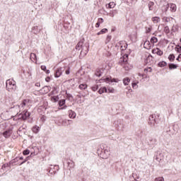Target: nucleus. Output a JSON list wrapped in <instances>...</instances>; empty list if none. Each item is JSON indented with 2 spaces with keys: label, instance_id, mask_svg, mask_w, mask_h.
<instances>
[{
  "label": "nucleus",
  "instance_id": "nucleus-1",
  "mask_svg": "<svg viewBox=\"0 0 181 181\" xmlns=\"http://www.w3.org/2000/svg\"><path fill=\"white\" fill-rule=\"evenodd\" d=\"M90 47V44L88 42L84 43V38L81 40L76 46V50H81L80 52L79 57L82 58L87 55L88 53V48Z\"/></svg>",
  "mask_w": 181,
  "mask_h": 181
},
{
  "label": "nucleus",
  "instance_id": "nucleus-2",
  "mask_svg": "<svg viewBox=\"0 0 181 181\" xmlns=\"http://www.w3.org/2000/svg\"><path fill=\"white\" fill-rule=\"evenodd\" d=\"M98 151L100 152V156L103 159H107L110 156V147L106 145L101 144L100 148H98Z\"/></svg>",
  "mask_w": 181,
  "mask_h": 181
},
{
  "label": "nucleus",
  "instance_id": "nucleus-3",
  "mask_svg": "<svg viewBox=\"0 0 181 181\" xmlns=\"http://www.w3.org/2000/svg\"><path fill=\"white\" fill-rule=\"evenodd\" d=\"M6 88L9 93H14L16 91V82L13 79H8L6 81Z\"/></svg>",
  "mask_w": 181,
  "mask_h": 181
},
{
  "label": "nucleus",
  "instance_id": "nucleus-4",
  "mask_svg": "<svg viewBox=\"0 0 181 181\" xmlns=\"http://www.w3.org/2000/svg\"><path fill=\"white\" fill-rule=\"evenodd\" d=\"M157 124L158 121L156 120V115H151L148 117V125L155 127Z\"/></svg>",
  "mask_w": 181,
  "mask_h": 181
},
{
  "label": "nucleus",
  "instance_id": "nucleus-5",
  "mask_svg": "<svg viewBox=\"0 0 181 181\" xmlns=\"http://www.w3.org/2000/svg\"><path fill=\"white\" fill-rule=\"evenodd\" d=\"M20 119H23V121H26L29 117H30V112H28V110H24L21 113L18 115Z\"/></svg>",
  "mask_w": 181,
  "mask_h": 181
},
{
  "label": "nucleus",
  "instance_id": "nucleus-6",
  "mask_svg": "<svg viewBox=\"0 0 181 181\" xmlns=\"http://www.w3.org/2000/svg\"><path fill=\"white\" fill-rule=\"evenodd\" d=\"M65 69L64 67H59L58 68L54 73V77H56V78H59V77H60V76H62V74H63V71H64Z\"/></svg>",
  "mask_w": 181,
  "mask_h": 181
},
{
  "label": "nucleus",
  "instance_id": "nucleus-7",
  "mask_svg": "<svg viewBox=\"0 0 181 181\" xmlns=\"http://www.w3.org/2000/svg\"><path fill=\"white\" fill-rule=\"evenodd\" d=\"M155 159L157 162H160L163 159V154L160 151H158L155 154Z\"/></svg>",
  "mask_w": 181,
  "mask_h": 181
},
{
  "label": "nucleus",
  "instance_id": "nucleus-8",
  "mask_svg": "<svg viewBox=\"0 0 181 181\" xmlns=\"http://www.w3.org/2000/svg\"><path fill=\"white\" fill-rule=\"evenodd\" d=\"M3 136H4V138H10L11 135H12V129H8L6 131H4L2 133Z\"/></svg>",
  "mask_w": 181,
  "mask_h": 181
},
{
  "label": "nucleus",
  "instance_id": "nucleus-9",
  "mask_svg": "<svg viewBox=\"0 0 181 181\" xmlns=\"http://www.w3.org/2000/svg\"><path fill=\"white\" fill-rule=\"evenodd\" d=\"M104 81L106 83H108V82H110V83H118V81H119L117 78H110V77L105 78L104 79Z\"/></svg>",
  "mask_w": 181,
  "mask_h": 181
},
{
  "label": "nucleus",
  "instance_id": "nucleus-10",
  "mask_svg": "<svg viewBox=\"0 0 181 181\" xmlns=\"http://www.w3.org/2000/svg\"><path fill=\"white\" fill-rule=\"evenodd\" d=\"M169 6L170 8L171 12H176V9H177L176 4H175L173 3L167 4V7L169 8Z\"/></svg>",
  "mask_w": 181,
  "mask_h": 181
},
{
  "label": "nucleus",
  "instance_id": "nucleus-11",
  "mask_svg": "<svg viewBox=\"0 0 181 181\" xmlns=\"http://www.w3.org/2000/svg\"><path fill=\"white\" fill-rule=\"evenodd\" d=\"M153 59V57H152V55H149L146 59L145 60V62L147 64H151L152 63H153V61L152 60Z\"/></svg>",
  "mask_w": 181,
  "mask_h": 181
},
{
  "label": "nucleus",
  "instance_id": "nucleus-12",
  "mask_svg": "<svg viewBox=\"0 0 181 181\" xmlns=\"http://www.w3.org/2000/svg\"><path fill=\"white\" fill-rule=\"evenodd\" d=\"M68 114H69V118H72V119H74L76 118V116L77 115L74 111L73 110H69L68 111Z\"/></svg>",
  "mask_w": 181,
  "mask_h": 181
},
{
  "label": "nucleus",
  "instance_id": "nucleus-13",
  "mask_svg": "<svg viewBox=\"0 0 181 181\" xmlns=\"http://www.w3.org/2000/svg\"><path fill=\"white\" fill-rule=\"evenodd\" d=\"M144 49H147L148 50H149V49H151V42H149L148 40H146L144 44Z\"/></svg>",
  "mask_w": 181,
  "mask_h": 181
},
{
  "label": "nucleus",
  "instance_id": "nucleus-14",
  "mask_svg": "<svg viewBox=\"0 0 181 181\" xmlns=\"http://www.w3.org/2000/svg\"><path fill=\"white\" fill-rule=\"evenodd\" d=\"M95 74V76H97V77H101V76L103 74V69H97Z\"/></svg>",
  "mask_w": 181,
  "mask_h": 181
},
{
  "label": "nucleus",
  "instance_id": "nucleus-15",
  "mask_svg": "<svg viewBox=\"0 0 181 181\" xmlns=\"http://www.w3.org/2000/svg\"><path fill=\"white\" fill-rule=\"evenodd\" d=\"M154 6H155V3L153 1H149L148 4V11H153Z\"/></svg>",
  "mask_w": 181,
  "mask_h": 181
},
{
  "label": "nucleus",
  "instance_id": "nucleus-16",
  "mask_svg": "<svg viewBox=\"0 0 181 181\" xmlns=\"http://www.w3.org/2000/svg\"><path fill=\"white\" fill-rule=\"evenodd\" d=\"M98 93H99L100 94H103V93H107V89L106 87H101Z\"/></svg>",
  "mask_w": 181,
  "mask_h": 181
},
{
  "label": "nucleus",
  "instance_id": "nucleus-17",
  "mask_svg": "<svg viewBox=\"0 0 181 181\" xmlns=\"http://www.w3.org/2000/svg\"><path fill=\"white\" fill-rule=\"evenodd\" d=\"M117 13L118 11H117V10L110 11L109 13V16H111V18H114V16H115Z\"/></svg>",
  "mask_w": 181,
  "mask_h": 181
},
{
  "label": "nucleus",
  "instance_id": "nucleus-18",
  "mask_svg": "<svg viewBox=\"0 0 181 181\" xmlns=\"http://www.w3.org/2000/svg\"><path fill=\"white\" fill-rule=\"evenodd\" d=\"M40 130V128L37 126H34L32 129L33 132H34V134H37V132H39V131Z\"/></svg>",
  "mask_w": 181,
  "mask_h": 181
},
{
  "label": "nucleus",
  "instance_id": "nucleus-19",
  "mask_svg": "<svg viewBox=\"0 0 181 181\" xmlns=\"http://www.w3.org/2000/svg\"><path fill=\"white\" fill-rule=\"evenodd\" d=\"M152 21L153 22V23H158L159 22H160V18L156 16V17H153L152 18Z\"/></svg>",
  "mask_w": 181,
  "mask_h": 181
},
{
  "label": "nucleus",
  "instance_id": "nucleus-20",
  "mask_svg": "<svg viewBox=\"0 0 181 181\" xmlns=\"http://www.w3.org/2000/svg\"><path fill=\"white\" fill-rule=\"evenodd\" d=\"M168 67L170 70H175V69H177V65L175 64H169Z\"/></svg>",
  "mask_w": 181,
  "mask_h": 181
},
{
  "label": "nucleus",
  "instance_id": "nucleus-21",
  "mask_svg": "<svg viewBox=\"0 0 181 181\" xmlns=\"http://www.w3.org/2000/svg\"><path fill=\"white\" fill-rule=\"evenodd\" d=\"M163 22L169 23V22H170V21H173V18H172V17H163Z\"/></svg>",
  "mask_w": 181,
  "mask_h": 181
},
{
  "label": "nucleus",
  "instance_id": "nucleus-22",
  "mask_svg": "<svg viewBox=\"0 0 181 181\" xmlns=\"http://www.w3.org/2000/svg\"><path fill=\"white\" fill-rule=\"evenodd\" d=\"M58 104H59V107H63V105H65V104H66V99H62V100H59Z\"/></svg>",
  "mask_w": 181,
  "mask_h": 181
},
{
  "label": "nucleus",
  "instance_id": "nucleus-23",
  "mask_svg": "<svg viewBox=\"0 0 181 181\" xmlns=\"http://www.w3.org/2000/svg\"><path fill=\"white\" fill-rule=\"evenodd\" d=\"M107 32H108V29L103 28L100 32L98 33V35H104V33H107Z\"/></svg>",
  "mask_w": 181,
  "mask_h": 181
},
{
  "label": "nucleus",
  "instance_id": "nucleus-24",
  "mask_svg": "<svg viewBox=\"0 0 181 181\" xmlns=\"http://www.w3.org/2000/svg\"><path fill=\"white\" fill-rule=\"evenodd\" d=\"M129 81H131V79L129 78H124L123 79V84L124 86H128V83H129Z\"/></svg>",
  "mask_w": 181,
  "mask_h": 181
},
{
  "label": "nucleus",
  "instance_id": "nucleus-25",
  "mask_svg": "<svg viewBox=\"0 0 181 181\" xmlns=\"http://www.w3.org/2000/svg\"><path fill=\"white\" fill-rule=\"evenodd\" d=\"M120 62H122L123 63H127L128 62V55L123 56V57L120 59Z\"/></svg>",
  "mask_w": 181,
  "mask_h": 181
},
{
  "label": "nucleus",
  "instance_id": "nucleus-26",
  "mask_svg": "<svg viewBox=\"0 0 181 181\" xmlns=\"http://www.w3.org/2000/svg\"><path fill=\"white\" fill-rule=\"evenodd\" d=\"M28 103H29V100H26V99L23 100L22 103L21 104V107L23 108L24 107H25L26 104H28Z\"/></svg>",
  "mask_w": 181,
  "mask_h": 181
},
{
  "label": "nucleus",
  "instance_id": "nucleus-27",
  "mask_svg": "<svg viewBox=\"0 0 181 181\" xmlns=\"http://www.w3.org/2000/svg\"><path fill=\"white\" fill-rule=\"evenodd\" d=\"M167 65H168V63H166V62H165V61L160 62L158 63V66L159 67H165V66H167Z\"/></svg>",
  "mask_w": 181,
  "mask_h": 181
},
{
  "label": "nucleus",
  "instance_id": "nucleus-28",
  "mask_svg": "<svg viewBox=\"0 0 181 181\" xmlns=\"http://www.w3.org/2000/svg\"><path fill=\"white\" fill-rule=\"evenodd\" d=\"M150 41H151V43H153V45L154 43H158V38L156 37H152Z\"/></svg>",
  "mask_w": 181,
  "mask_h": 181
},
{
  "label": "nucleus",
  "instance_id": "nucleus-29",
  "mask_svg": "<svg viewBox=\"0 0 181 181\" xmlns=\"http://www.w3.org/2000/svg\"><path fill=\"white\" fill-rule=\"evenodd\" d=\"M78 87H79L80 90H86V88H87V84L81 83L79 85Z\"/></svg>",
  "mask_w": 181,
  "mask_h": 181
},
{
  "label": "nucleus",
  "instance_id": "nucleus-30",
  "mask_svg": "<svg viewBox=\"0 0 181 181\" xmlns=\"http://www.w3.org/2000/svg\"><path fill=\"white\" fill-rule=\"evenodd\" d=\"M156 144V139H150L148 145H155Z\"/></svg>",
  "mask_w": 181,
  "mask_h": 181
},
{
  "label": "nucleus",
  "instance_id": "nucleus-31",
  "mask_svg": "<svg viewBox=\"0 0 181 181\" xmlns=\"http://www.w3.org/2000/svg\"><path fill=\"white\" fill-rule=\"evenodd\" d=\"M168 59L170 60V62H175V54H170L168 57Z\"/></svg>",
  "mask_w": 181,
  "mask_h": 181
},
{
  "label": "nucleus",
  "instance_id": "nucleus-32",
  "mask_svg": "<svg viewBox=\"0 0 181 181\" xmlns=\"http://www.w3.org/2000/svg\"><path fill=\"white\" fill-rule=\"evenodd\" d=\"M108 8L110 9H112V8H115V3L114 2H110L108 4Z\"/></svg>",
  "mask_w": 181,
  "mask_h": 181
},
{
  "label": "nucleus",
  "instance_id": "nucleus-33",
  "mask_svg": "<svg viewBox=\"0 0 181 181\" xmlns=\"http://www.w3.org/2000/svg\"><path fill=\"white\" fill-rule=\"evenodd\" d=\"M30 59L31 60H36V54L35 53H31L30 56Z\"/></svg>",
  "mask_w": 181,
  "mask_h": 181
},
{
  "label": "nucleus",
  "instance_id": "nucleus-34",
  "mask_svg": "<svg viewBox=\"0 0 181 181\" xmlns=\"http://www.w3.org/2000/svg\"><path fill=\"white\" fill-rule=\"evenodd\" d=\"M52 100H53V101H54V103H57V101H59V95L52 96Z\"/></svg>",
  "mask_w": 181,
  "mask_h": 181
},
{
  "label": "nucleus",
  "instance_id": "nucleus-35",
  "mask_svg": "<svg viewBox=\"0 0 181 181\" xmlns=\"http://www.w3.org/2000/svg\"><path fill=\"white\" fill-rule=\"evenodd\" d=\"M66 98L67 100H73V95H71V94L70 93H67V92H66Z\"/></svg>",
  "mask_w": 181,
  "mask_h": 181
},
{
  "label": "nucleus",
  "instance_id": "nucleus-36",
  "mask_svg": "<svg viewBox=\"0 0 181 181\" xmlns=\"http://www.w3.org/2000/svg\"><path fill=\"white\" fill-rule=\"evenodd\" d=\"M157 54L158 55V56H162V54H163V52H162L161 50H160V49H159V48H157Z\"/></svg>",
  "mask_w": 181,
  "mask_h": 181
},
{
  "label": "nucleus",
  "instance_id": "nucleus-37",
  "mask_svg": "<svg viewBox=\"0 0 181 181\" xmlns=\"http://www.w3.org/2000/svg\"><path fill=\"white\" fill-rule=\"evenodd\" d=\"M52 168L53 170H56V172L59 171V170L60 169V168L57 165H54Z\"/></svg>",
  "mask_w": 181,
  "mask_h": 181
},
{
  "label": "nucleus",
  "instance_id": "nucleus-38",
  "mask_svg": "<svg viewBox=\"0 0 181 181\" xmlns=\"http://www.w3.org/2000/svg\"><path fill=\"white\" fill-rule=\"evenodd\" d=\"M49 173H50V175H56V170H53V168H51L49 170Z\"/></svg>",
  "mask_w": 181,
  "mask_h": 181
},
{
  "label": "nucleus",
  "instance_id": "nucleus-39",
  "mask_svg": "<svg viewBox=\"0 0 181 181\" xmlns=\"http://www.w3.org/2000/svg\"><path fill=\"white\" fill-rule=\"evenodd\" d=\"M69 122H71V120H67V119L62 120V124L64 125H67V124H69Z\"/></svg>",
  "mask_w": 181,
  "mask_h": 181
},
{
  "label": "nucleus",
  "instance_id": "nucleus-40",
  "mask_svg": "<svg viewBox=\"0 0 181 181\" xmlns=\"http://www.w3.org/2000/svg\"><path fill=\"white\" fill-rule=\"evenodd\" d=\"M107 93H115V89L113 88H108L107 89Z\"/></svg>",
  "mask_w": 181,
  "mask_h": 181
},
{
  "label": "nucleus",
  "instance_id": "nucleus-41",
  "mask_svg": "<svg viewBox=\"0 0 181 181\" xmlns=\"http://www.w3.org/2000/svg\"><path fill=\"white\" fill-rule=\"evenodd\" d=\"M29 153H30V151H29L28 149L24 150L23 152V155H29Z\"/></svg>",
  "mask_w": 181,
  "mask_h": 181
},
{
  "label": "nucleus",
  "instance_id": "nucleus-42",
  "mask_svg": "<svg viewBox=\"0 0 181 181\" xmlns=\"http://www.w3.org/2000/svg\"><path fill=\"white\" fill-rule=\"evenodd\" d=\"M112 37L111 35H107L106 38V43H110L111 42Z\"/></svg>",
  "mask_w": 181,
  "mask_h": 181
},
{
  "label": "nucleus",
  "instance_id": "nucleus-43",
  "mask_svg": "<svg viewBox=\"0 0 181 181\" xmlns=\"http://www.w3.org/2000/svg\"><path fill=\"white\" fill-rule=\"evenodd\" d=\"M91 88L93 91H97V90H98V85H95V86H92Z\"/></svg>",
  "mask_w": 181,
  "mask_h": 181
},
{
  "label": "nucleus",
  "instance_id": "nucleus-44",
  "mask_svg": "<svg viewBox=\"0 0 181 181\" xmlns=\"http://www.w3.org/2000/svg\"><path fill=\"white\" fill-rule=\"evenodd\" d=\"M165 179L163 177H159L155 179V181H164Z\"/></svg>",
  "mask_w": 181,
  "mask_h": 181
},
{
  "label": "nucleus",
  "instance_id": "nucleus-45",
  "mask_svg": "<svg viewBox=\"0 0 181 181\" xmlns=\"http://www.w3.org/2000/svg\"><path fill=\"white\" fill-rule=\"evenodd\" d=\"M151 30H152V28L149 27V28H146V33H150Z\"/></svg>",
  "mask_w": 181,
  "mask_h": 181
},
{
  "label": "nucleus",
  "instance_id": "nucleus-46",
  "mask_svg": "<svg viewBox=\"0 0 181 181\" xmlns=\"http://www.w3.org/2000/svg\"><path fill=\"white\" fill-rule=\"evenodd\" d=\"M164 32L166 33H169L170 30H169V27L168 26H165L164 28Z\"/></svg>",
  "mask_w": 181,
  "mask_h": 181
},
{
  "label": "nucleus",
  "instance_id": "nucleus-47",
  "mask_svg": "<svg viewBox=\"0 0 181 181\" xmlns=\"http://www.w3.org/2000/svg\"><path fill=\"white\" fill-rule=\"evenodd\" d=\"M144 71H146V72L149 71L150 73H151V72H152V68H151V67L146 68V69H144Z\"/></svg>",
  "mask_w": 181,
  "mask_h": 181
},
{
  "label": "nucleus",
  "instance_id": "nucleus-48",
  "mask_svg": "<svg viewBox=\"0 0 181 181\" xmlns=\"http://www.w3.org/2000/svg\"><path fill=\"white\" fill-rule=\"evenodd\" d=\"M118 122H119L117 121V122H115V123H114L115 127H116V128H119V127H121V124H118Z\"/></svg>",
  "mask_w": 181,
  "mask_h": 181
},
{
  "label": "nucleus",
  "instance_id": "nucleus-49",
  "mask_svg": "<svg viewBox=\"0 0 181 181\" xmlns=\"http://www.w3.org/2000/svg\"><path fill=\"white\" fill-rule=\"evenodd\" d=\"M15 107H16V112L18 114V112L19 111V110L21 108V105H16Z\"/></svg>",
  "mask_w": 181,
  "mask_h": 181
},
{
  "label": "nucleus",
  "instance_id": "nucleus-50",
  "mask_svg": "<svg viewBox=\"0 0 181 181\" xmlns=\"http://www.w3.org/2000/svg\"><path fill=\"white\" fill-rule=\"evenodd\" d=\"M40 69H41V70H42L43 71H46V70H47L46 66H45V65H42V66H40Z\"/></svg>",
  "mask_w": 181,
  "mask_h": 181
},
{
  "label": "nucleus",
  "instance_id": "nucleus-51",
  "mask_svg": "<svg viewBox=\"0 0 181 181\" xmlns=\"http://www.w3.org/2000/svg\"><path fill=\"white\" fill-rule=\"evenodd\" d=\"M18 160H23V157L16 158V162H18Z\"/></svg>",
  "mask_w": 181,
  "mask_h": 181
},
{
  "label": "nucleus",
  "instance_id": "nucleus-52",
  "mask_svg": "<svg viewBox=\"0 0 181 181\" xmlns=\"http://www.w3.org/2000/svg\"><path fill=\"white\" fill-rule=\"evenodd\" d=\"M98 22L103 23V22H104V19L103 18H98Z\"/></svg>",
  "mask_w": 181,
  "mask_h": 181
},
{
  "label": "nucleus",
  "instance_id": "nucleus-53",
  "mask_svg": "<svg viewBox=\"0 0 181 181\" xmlns=\"http://www.w3.org/2000/svg\"><path fill=\"white\" fill-rule=\"evenodd\" d=\"M23 129H25V128L23 127H19L18 132H22V131H23Z\"/></svg>",
  "mask_w": 181,
  "mask_h": 181
},
{
  "label": "nucleus",
  "instance_id": "nucleus-54",
  "mask_svg": "<svg viewBox=\"0 0 181 181\" xmlns=\"http://www.w3.org/2000/svg\"><path fill=\"white\" fill-rule=\"evenodd\" d=\"M66 74H70V68L65 71Z\"/></svg>",
  "mask_w": 181,
  "mask_h": 181
},
{
  "label": "nucleus",
  "instance_id": "nucleus-55",
  "mask_svg": "<svg viewBox=\"0 0 181 181\" xmlns=\"http://www.w3.org/2000/svg\"><path fill=\"white\" fill-rule=\"evenodd\" d=\"M128 47V44H126L124 46V48L122 49V50H126Z\"/></svg>",
  "mask_w": 181,
  "mask_h": 181
},
{
  "label": "nucleus",
  "instance_id": "nucleus-56",
  "mask_svg": "<svg viewBox=\"0 0 181 181\" xmlns=\"http://www.w3.org/2000/svg\"><path fill=\"white\" fill-rule=\"evenodd\" d=\"M100 23L98 21L95 24V28H100Z\"/></svg>",
  "mask_w": 181,
  "mask_h": 181
},
{
  "label": "nucleus",
  "instance_id": "nucleus-57",
  "mask_svg": "<svg viewBox=\"0 0 181 181\" xmlns=\"http://www.w3.org/2000/svg\"><path fill=\"white\" fill-rule=\"evenodd\" d=\"M132 87H133V88H136V83H132Z\"/></svg>",
  "mask_w": 181,
  "mask_h": 181
},
{
  "label": "nucleus",
  "instance_id": "nucleus-58",
  "mask_svg": "<svg viewBox=\"0 0 181 181\" xmlns=\"http://www.w3.org/2000/svg\"><path fill=\"white\" fill-rule=\"evenodd\" d=\"M45 81H47V83H49V81H50V78L47 77L45 78Z\"/></svg>",
  "mask_w": 181,
  "mask_h": 181
},
{
  "label": "nucleus",
  "instance_id": "nucleus-59",
  "mask_svg": "<svg viewBox=\"0 0 181 181\" xmlns=\"http://www.w3.org/2000/svg\"><path fill=\"white\" fill-rule=\"evenodd\" d=\"M46 72L47 74H50V70H47L46 69V71H45Z\"/></svg>",
  "mask_w": 181,
  "mask_h": 181
},
{
  "label": "nucleus",
  "instance_id": "nucleus-60",
  "mask_svg": "<svg viewBox=\"0 0 181 181\" xmlns=\"http://www.w3.org/2000/svg\"><path fill=\"white\" fill-rule=\"evenodd\" d=\"M36 87H40V83H35Z\"/></svg>",
  "mask_w": 181,
  "mask_h": 181
},
{
  "label": "nucleus",
  "instance_id": "nucleus-61",
  "mask_svg": "<svg viewBox=\"0 0 181 181\" xmlns=\"http://www.w3.org/2000/svg\"><path fill=\"white\" fill-rule=\"evenodd\" d=\"M175 25H173V28H172V30H173V32H176V29H175Z\"/></svg>",
  "mask_w": 181,
  "mask_h": 181
},
{
  "label": "nucleus",
  "instance_id": "nucleus-62",
  "mask_svg": "<svg viewBox=\"0 0 181 181\" xmlns=\"http://www.w3.org/2000/svg\"><path fill=\"white\" fill-rule=\"evenodd\" d=\"M67 108V105H64L63 107L61 108V110H66Z\"/></svg>",
  "mask_w": 181,
  "mask_h": 181
},
{
  "label": "nucleus",
  "instance_id": "nucleus-63",
  "mask_svg": "<svg viewBox=\"0 0 181 181\" xmlns=\"http://www.w3.org/2000/svg\"><path fill=\"white\" fill-rule=\"evenodd\" d=\"M23 163H26V161L24 160L23 162H21V163H20V165H23Z\"/></svg>",
  "mask_w": 181,
  "mask_h": 181
},
{
  "label": "nucleus",
  "instance_id": "nucleus-64",
  "mask_svg": "<svg viewBox=\"0 0 181 181\" xmlns=\"http://www.w3.org/2000/svg\"><path fill=\"white\" fill-rule=\"evenodd\" d=\"M178 57H179V59H180V61H181V54H180L178 55Z\"/></svg>",
  "mask_w": 181,
  "mask_h": 181
}]
</instances>
